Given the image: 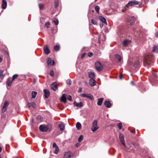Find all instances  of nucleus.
Wrapping results in <instances>:
<instances>
[{"label":"nucleus","mask_w":158,"mask_h":158,"mask_svg":"<svg viewBox=\"0 0 158 158\" xmlns=\"http://www.w3.org/2000/svg\"><path fill=\"white\" fill-rule=\"evenodd\" d=\"M53 22L56 25H57L59 23L58 20L56 18H54L53 19Z\"/></svg>","instance_id":"obj_28"},{"label":"nucleus","mask_w":158,"mask_h":158,"mask_svg":"<svg viewBox=\"0 0 158 158\" xmlns=\"http://www.w3.org/2000/svg\"><path fill=\"white\" fill-rule=\"evenodd\" d=\"M2 59L0 57V63L2 61Z\"/></svg>","instance_id":"obj_56"},{"label":"nucleus","mask_w":158,"mask_h":158,"mask_svg":"<svg viewBox=\"0 0 158 158\" xmlns=\"http://www.w3.org/2000/svg\"><path fill=\"white\" fill-rule=\"evenodd\" d=\"M32 123H34V119H32Z\"/></svg>","instance_id":"obj_59"},{"label":"nucleus","mask_w":158,"mask_h":158,"mask_svg":"<svg viewBox=\"0 0 158 158\" xmlns=\"http://www.w3.org/2000/svg\"><path fill=\"white\" fill-rule=\"evenodd\" d=\"M73 154L70 152H66L64 156V158H72Z\"/></svg>","instance_id":"obj_9"},{"label":"nucleus","mask_w":158,"mask_h":158,"mask_svg":"<svg viewBox=\"0 0 158 158\" xmlns=\"http://www.w3.org/2000/svg\"><path fill=\"white\" fill-rule=\"evenodd\" d=\"M123 76V75L122 74L120 73V75H119V79H122Z\"/></svg>","instance_id":"obj_48"},{"label":"nucleus","mask_w":158,"mask_h":158,"mask_svg":"<svg viewBox=\"0 0 158 158\" xmlns=\"http://www.w3.org/2000/svg\"><path fill=\"white\" fill-rule=\"evenodd\" d=\"M100 19L102 22L105 23L106 25L107 24V22L105 18L102 16H100Z\"/></svg>","instance_id":"obj_24"},{"label":"nucleus","mask_w":158,"mask_h":158,"mask_svg":"<svg viewBox=\"0 0 158 158\" xmlns=\"http://www.w3.org/2000/svg\"><path fill=\"white\" fill-rule=\"evenodd\" d=\"M129 42V41H128L127 40H124L123 42V44L125 46H127Z\"/></svg>","instance_id":"obj_32"},{"label":"nucleus","mask_w":158,"mask_h":158,"mask_svg":"<svg viewBox=\"0 0 158 158\" xmlns=\"http://www.w3.org/2000/svg\"><path fill=\"white\" fill-rule=\"evenodd\" d=\"M158 51V47L156 45H154L153 49L152 50V52H157Z\"/></svg>","instance_id":"obj_22"},{"label":"nucleus","mask_w":158,"mask_h":158,"mask_svg":"<svg viewBox=\"0 0 158 158\" xmlns=\"http://www.w3.org/2000/svg\"><path fill=\"white\" fill-rule=\"evenodd\" d=\"M59 151V147L56 148V149L54 152L55 154H58V152Z\"/></svg>","instance_id":"obj_40"},{"label":"nucleus","mask_w":158,"mask_h":158,"mask_svg":"<svg viewBox=\"0 0 158 158\" xmlns=\"http://www.w3.org/2000/svg\"><path fill=\"white\" fill-rule=\"evenodd\" d=\"M55 61L54 60H52V64H51V65H53L55 64Z\"/></svg>","instance_id":"obj_52"},{"label":"nucleus","mask_w":158,"mask_h":158,"mask_svg":"<svg viewBox=\"0 0 158 158\" xmlns=\"http://www.w3.org/2000/svg\"><path fill=\"white\" fill-rule=\"evenodd\" d=\"M131 19L133 20V21L131 23V24H132L134 22V18L133 17H132L131 18Z\"/></svg>","instance_id":"obj_49"},{"label":"nucleus","mask_w":158,"mask_h":158,"mask_svg":"<svg viewBox=\"0 0 158 158\" xmlns=\"http://www.w3.org/2000/svg\"><path fill=\"white\" fill-rule=\"evenodd\" d=\"M59 5V3L58 1H56L55 2V7L56 8Z\"/></svg>","instance_id":"obj_42"},{"label":"nucleus","mask_w":158,"mask_h":158,"mask_svg":"<svg viewBox=\"0 0 158 158\" xmlns=\"http://www.w3.org/2000/svg\"><path fill=\"white\" fill-rule=\"evenodd\" d=\"M2 8L3 9H5L7 6V2L5 0H2Z\"/></svg>","instance_id":"obj_15"},{"label":"nucleus","mask_w":158,"mask_h":158,"mask_svg":"<svg viewBox=\"0 0 158 158\" xmlns=\"http://www.w3.org/2000/svg\"><path fill=\"white\" fill-rule=\"evenodd\" d=\"M139 2L135 0L131 1L129 2L125 6V8H128L129 6H132L135 5H138Z\"/></svg>","instance_id":"obj_2"},{"label":"nucleus","mask_w":158,"mask_h":158,"mask_svg":"<svg viewBox=\"0 0 158 158\" xmlns=\"http://www.w3.org/2000/svg\"><path fill=\"white\" fill-rule=\"evenodd\" d=\"M13 81V80L12 79L11 77H9L7 81H6V85L8 86H10L11 85Z\"/></svg>","instance_id":"obj_16"},{"label":"nucleus","mask_w":158,"mask_h":158,"mask_svg":"<svg viewBox=\"0 0 158 158\" xmlns=\"http://www.w3.org/2000/svg\"><path fill=\"white\" fill-rule=\"evenodd\" d=\"M96 69L98 71H101L103 69V66L101 65V64L99 61H97L95 64Z\"/></svg>","instance_id":"obj_4"},{"label":"nucleus","mask_w":158,"mask_h":158,"mask_svg":"<svg viewBox=\"0 0 158 158\" xmlns=\"http://www.w3.org/2000/svg\"><path fill=\"white\" fill-rule=\"evenodd\" d=\"M83 136L82 135H81L78 139V141L79 142H81L83 140Z\"/></svg>","instance_id":"obj_34"},{"label":"nucleus","mask_w":158,"mask_h":158,"mask_svg":"<svg viewBox=\"0 0 158 158\" xmlns=\"http://www.w3.org/2000/svg\"><path fill=\"white\" fill-rule=\"evenodd\" d=\"M95 9L96 12L98 13L100 10V7L98 6H97L95 7Z\"/></svg>","instance_id":"obj_33"},{"label":"nucleus","mask_w":158,"mask_h":158,"mask_svg":"<svg viewBox=\"0 0 158 158\" xmlns=\"http://www.w3.org/2000/svg\"><path fill=\"white\" fill-rule=\"evenodd\" d=\"M154 76L155 77H157V76L156 75H154Z\"/></svg>","instance_id":"obj_58"},{"label":"nucleus","mask_w":158,"mask_h":158,"mask_svg":"<svg viewBox=\"0 0 158 158\" xmlns=\"http://www.w3.org/2000/svg\"><path fill=\"white\" fill-rule=\"evenodd\" d=\"M59 127L61 131H63L64 129V125L63 123H60L59 124Z\"/></svg>","instance_id":"obj_23"},{"label":"nucleus","mask_w":158,"mask_h":158,"mask_svg":"<svg viewBox=\"0 0 158 158\" xmlns=\"http://www.w3.org/2000/svg\"><path fill=\"white\" fill-rule=\"evenodd\" d=\"M93 54L92 52H89L88 54V56L89 57L92 56H93Z\"/></svg>","instance_id":"obj_45"},{"label":"nucleus","mask_w":158,"mask_h":158,"mask_svg":"<svg viewBox=\"0 0 158 158\" xmlns=\"http://www.w3.org/2000/svg\"><path fill=\"white\" fill-rule=\"evenodd\" d=\"M86 54V53L85 52H84L82 54L81 56V58L82 59L83 58H84Z\"/></svg>","instance_id":"obj_47"},{"label":"nucleus","mask_w":158,"mask_h":158,"mask_svg":"<svg viewBox=\"0 0 158 158\" xmlns=\"http://www.w3.org/2000/svg\"><path fill=\"white\" fill-rule=\"evenodd\" d=\"M50 75L52 77H53L54 76V71L53 70H52L50 72Z\"/></svg>","instance_id":"obj_43"},{"label":"nucleus","mask_w":158,"mask_h":158,"mask_svg":"<svg viewBox=\"0 0 158 158\" xmlns=\"http://www.w3.org/2000/svg\"><path fill=\"white\" fill-rule=\"evenodd\" d=\"M96 81L94 79H90L89 81V84L91 86H94L95 85Z\"/></svg>","instance_id":"obj_18"},{"label":"nucleus","mask_w":158,"mask_h":158,"mask_svg":"<svg viewBox=\"0 0 158 158\" xmlns=\"http://www.w3.org/2000/svg\"><path fill=\"white\" fill-rule=\"evenodd\" d=\"M69 101H71L72 100V97L71 95H69L67 97Z\"/></svg>","instance_id":"obj_46"},{"label":"nucleus","mask_w":158,"mask_h":158,"mask_svg":"<svg viewBox=\"0 0 158 158\" xmlns=\"http://www.w3.org/2000/svg\"><path fill=\"white\" fill-rule=\"evenodd\" d=\"M2 150V148L1 147H0V153L1 152Z\"/></svg>","instance_id":"obj_57"},{"label":"nucleus","mask_w":158,"mask_h":158,"mask_svg":"<svg viewBox=\"0 0 158 158\" xmlns=\"http://www.w3.org/2000/svg\"><path fill=\"white\" fill-rule=\"evenodd\" d=\"M18 76L19 75L17 74H15L12 76V79L14 81V80L17 78Z\"/></svg>","instance_id":"obj_36"},{"label":"nucleus","mask_w":158,"mask_h":158,"mask_svg":"<svg viewBox=\"0 0 158 158\" xmlns=\"http://www.w3.org/2000/svg\"><path fill=\"white\" fill-rule=\"evenodd\" d=\"M66 83L68 85H70L71 84V81L70 79L67 80L66 81Z\"/></svg>","instance_id":"obj_41"},{"label":"nucleus","mask_w":158,"mask_h":158,"mask_svg":"<svg viewBox=\"0 0 158 158\" xmlns=\"http://www.w3.org/2000/svg\"><path fill=\"white\" fill-rule=\"evenodd\" d=\"M99 128L97 125V122L96 120H94L93 123V127L91 129V130L93 132H94Z\"/></svg>","instance_id":"obj_5"},{"label":"nucleus","mask_w":158,"mask_h":158,"mask_svg":"<svg viewBox=\"0 0 158 158\" xmlns=\"http://www.w3.org/2000/svg\"><path fill=\"white\" fill-rule=\"evenodd\" d=\"M66 94H63L60 98V100L65 103L66 102Z\"/></svg>","instance_id":"obj_14"},{"label":"nucleus","mask_w":158,"mask_h":158,"mask_svg":"<svg viewBox=\"0 0 158 158\" xmlns=\"http://www.w3.org/2000/svg\"><path fill=\"white\" fill-rule=\"evenodd\" d=\"M52 59L50 58H48L47 59V63L48 66L51 65Z\"/></svg>","instance_id":"obj_27"},{"label":"nucleus","mask_w":158,"mask_h":158,"mask_svg":"<svg viewBox=\"0 0 158 158\" xmlns=\"http://www.w3.org/2000/svg\"><path fill=\"white\" fill-rule=\"evenodd\" d=\"M153 57L152 55L146 54L144 56L143 60L144 64H150L153 62Z\"/></svg>","instance_id":"obj_1"},{"label":"nucleus","mask_w":158,"mask_h":158,"mask_svg":"<svg viewBox=\"0 0 158 158\" xmlns=\"http://www.w3.org/2000/svg\"><path fill=\"white\" fill-rule=\"evenodd\" d=\"M9 102L7 101H5L1 109V112L4 113L7 110V108L9 105Z\"/></svg>","instance_id":"obj_3"},{"label":"nucleus","mask_w":158,"mask_h":158,"mask_svg":"<svg viewBox=\"0 0 158 158\" xmlns=\"http://www.w3.org/2000/svg\"><path fill=\"white\" fill-rule=\"evenodd\" d=\"M44 52L46 54L48 55L50 53V50L47 45H45L44 46Z\"/></svg>","instance_id":"obj_11"},{"label":"nucleus","mask_w":158,"mask_h":158,"mask_svg":"<svg viewBox=\"0 0 158 158\" xmlns=\"http://www.w3.org/2000/svg\"><path fill=\"white\" fill-rule=\"evenodd\" d=\"M115 56V57L118 59V61L120 62L121 61L122 59L121 56L119 55L116 54Z\"/></svg>","instance_id":"obj_31"},{"label":"nucleus","mask_w":158,"mask_h":158,"mask_svg":"<svg viewBox=\"0 0 158 158\" xmlns=\"http://www.w3.org/2000/svg\"><path fill=\"white\" fill-rule=\"evenodd\" d=\"M131 132L134 134H135V130L131 131Z\"/></svg>","instance_id":"obj_51"},{"label":"nucleus","mask_w":158,"mask_h":158,"mask_svg":"<svg viewBox=\"0 0 158 158\" xmlns=\"http://www.w3.org/2000/svg\"><path fill=\"white\" fill-rule=\"evenodd\" d=\"M59 85L56 82H54L51 85V89H56Z\"/></svg>","instance_id":"obj_13"},{"label":"nucleus","mask_w":158,"mask_h":158,"mask_svg":"<svg viewBox=\"0 0 158 158\" xmlns=\"http://www.w3.org/2000/svg\"><path fill=\"white\" fill-rule=\"evenodd\" d=\"M74 105L77 107H80L83 106V103L81 102H80L79 103H77L76 102H74Z\"/></svg>","instance_id":"obj_21"},{"label":"nucleus","mask_w":158,"mask_h":158,"mask_svg":"<svg viewBox=\"0 0 158 158\" xmlns=\"http://www.w3.org/2000/svg\"><path fill=\"white\" fill-rule=\"evenodd\" d=\"M0 158H1V156H0Z\"/></svg>","instance_id":"obj_62"},{"label":"nucleus","mask_w":158,"mask_h":158,"mask_svg":"<svg viewBox=\"0 0 158 158\" xmlns=\"http://www.w3.org/2000/svg\"><path fill=\"white\" fill-rule=\"evenodd\" d=\"M52 146L53 147L55 148H58V147L57 146L56 143H54L53 144Z\"/></svg>","instance_id":"obj_44"},{"label":"nucleus","mask_w":158,"mask_h":158,"mask_svg":"<svg viewBox=\"0 0 158 158\" xmlns=\"http://www.w3.org/2000/svg\"><path fill=\"white\" fill-rule=\"evenodd\" d=\"M44 96L46 98H48L50 95V92L48 89H44Z\"/></svg>","instance_id":"obj_12"},{"label":"nucleus","mask_w":158,"mask_h":158,"mask_svg":"<svg viewBox=\"0 0 158 158\" xmlns=\"http://www.w3.org/2000/svg\"><path fill=\"white\" fill-rule=\"evenodd\" d=\"M82 92V89H78V92L79 93H81Z\"/></svg>","instance_id":"obj_54"},{"label":"nucleus","mask_w":158,"mask_h":158,"mask_svg":"<svg viewBox=\"0 0 158 158\" xmlns=\"http://www.w3.org/2000/svg\"><path fill=\"white\" fill-rule=\"evenodd\" d=\"M125 8V10H126V9H127V8Z\"/></svg>","instance_id":"obj_60"},{"label":"nucleus","mask_w":158,"mask_h":158,"mask_svg":"<svg viewBox=\"0 0 158 158\" xmlns=\"http://www.w3.org/2000/svg\"><path fill=\"white\" fill-rule=\"evenodd\" d=\"M92 23L94 25H97V22L95 19H92L91 20Z\"/></svg>","instance_id":"obj_35"},{"label":"nucleus","mask_w":158,"mask_h":158,"mask_svg":"<svg viewBox=\"0 0 158 158\" xmlns=\"http://www.w3.org/2000/svg\"><path fill=\"white\" fill-rule=\"evenodd\" d=\"M131 83L132 85H134V82L133 81H131Z\"/></svg>","instance_id":"obj_53"},{"label":"nucleus","mask_w":158,"mask_h":158,"mask_svg":"<svg viewBox=\"0 0 158 158\" xmlns=\"http://www.w3.org/2000/svg\"><path fill=\"white\" fill-rule=\"evenodd\" d=\"M104 105L107 108H110L111 106V104L110 102L108 101H106L105 102Z\"/></svg>","instance_id":"obj_17"},{"label":"nucleus","mask_w":158,"mask_h":158,"mask_svg":"<svg viewBox=\"0 0 158 158\" xmlns=\"http://www.w3.org/2000/svg\"><path fill=\"white\" fill-rule=\"evenodd\" d=\"M80 96L83 97L87 98L91 100H93L94 99L93 96L90 94H81Z\"/></svg>","instance_id":"obj_6"},{"label":"nucleus","mask_w":158,"mask_h":158,"mask_svg":"<svg viewBox=\"0 0 158 158\" xmlns=\"http://www.w3.org/2000/svg\"><path fill=\"white\" fill-rule=\"evenodd\" d=\"M119 138L122 144L124 147H125L126 144L124 140V135L120 133L119 135Z\"/></svg>","instance_id":"obj_8"},{"label":"nucleus","mask_w":158,"mask_h":158,"mask_svg":"<svg viewBox=\"0 0 158 158\" xmlns=\"http://www.w3.org/2000/svg\"><path fill=\"white\" fill-rule=\"evenodd\" d=\"M37 93L36 92L33 91L32 92V98H35L37 94Z\"/></svg>","instance_id":"obj_26"},{"label":"nucleus","mask_w":158,"mask_h":158,"mask_svg":"<svg viewBox=\"0 0 158 158\" xmlns=\"http://www.w3.org/2000/svg\"><path fill=\"white\" fill-rule=\"evenodd\" d=\"M60 47L58 45H56L54 47V49L56 51H58L60 50Z\"/></svg>","instance_id":"obj_30"},{"label":"nucleus","mask_w":158,"mask_h":158,"mask_svg":"<svg viewBox=\"0 0 158 158\" xmlns=\"http://www.w3.org/2000/svg\"><path fill=\"white\" fill-rule=\"evenodd\" d=\"M39 128L40 130L42 132H47L48 130V126L43 125H40Z\"/></svg>","instance_id":"obj_7"},{"label":"nucleus","mask_w":158,"mask_h":158,"mask_svg":"<svg viewBox=\"0 0 158 158\" xmlns=\"http://www.w3.org/2000/svg\"><path fill=\"white\" fill-rule=\"evenodd\" d=\"M39 7L40 8V9L41 10H43L44 6V5L42 4H40L39 5Z\"/></svg>","instance_id":"obj_37"},{"label":"nucleus","mask_w":158,"mask_h":158,"mask_svg":"<svg viewBox=\"0 0 158 158\" xmlns=\"http://www.w3.org/2000/svg\"><path fill=\"white\" fill-rule=\"evenodd\" d=\"M3 71L1 70L0 71V78L2 79L4 77V75L3 74Z\"/></svg>","instance_id":"obj_29"},{"label":"nucleus","mask_w":158,"mask_h":158,"mask_svg":"<svg viewBox=\"0 0 158 158\" xmlns=\"http://www.w3.org/2000/svg\"><path fill=\"white\" fill-rule=\"evenodd\" d=\"M36 80L35 79H34L33 80V82L34 83H35L36 82Z\"/></svg>","instance_id":"obj_55"},{"label":"nucleus","mask_w":158,"mask_h":158,"mask_svg":"<svg viewBox=\"0 0 158 158\" xmlns=\"http://www.w3.org/2000/svg\"><path fill=\"white\" fill-rule=\"evenodd\" d=\"M155 35L156 37H158V32H156V33H155Z\"/></svg>","instance_id":"obj_50"},{"label":"nucleus","mask_w":158,"mask_h":158,"mask_svg":"<svg viewBox=\"0 0 158 158\" xmlns=\"http://www.w3.org/2000/svg\"><path fill=\"white\" fill-rule=\"evenodd\" d=\"M88 76L90 79H94L95 77V73L92 71H90L88 72Z\"/></svg>","instance_id":"obj_10"},{"label":"nucleus","mask_w":158,"mask_h":158,"mask_svg":"<svg viewBox=\"0 0 158 158\" xmlns=\"http://www.w3.org/2000/svg\"><path fill=\"white\" fill-rule=\"evenodd\" d=\"M76 127L77 130H79L81 128V125L80 123L77 122L76 124Z\"/></svg>","instance_id":"obj_25"},{"label":"nucleus","mask_w":158,"mask_h":158,"mask_svg":"<svg viewBox=\"0 0 158 158\" xmlns=\"http://www.w3.org/2000/svg\"><path fill=\"white\" fill-rule=\"evenodd\" d=\"M122 127V125L121 123H119L118 124L117 127L119 129H121Z\"/></svg>","instance_id":"obj_38"},{"label":"nucleus","mask_w":158,"mask_h":158,"mask_svg":"<svg viewBox=\"0 0 158 158\" xmlns=\"http://www.w3.org/2000/svg\"><path fill=\"white\" fill-rule=\"evenodd\" d=\"M50 25V23L49 22H47L45 23V26L47 27V28H48L49 27Z\"/></svg>","instance_id":"obj_39"},{"label":"nucleus","mask_w":158,"mask_h":158,"mask_svg":"<svg viewBox=\"0 0 158 158\" xmlns=\"http://www.w3.org/2000/svg\"><path fill=\"white\" fill-rule=\"evenodd\" d=\"M103 100V98H101L98 99L97 104L98 106H101Z\"/></svg>","instance_id":"obj_19"},{"label":"nucleus","mask_w":158,"mask_h":158,"mask_svg":"<svg viewBox=\"0 0 158 158\" xmlns=\"http://www.w3.org/2000/svg\"><path fill=\"white\" fill-rule=\"evenodd\" d=\"M53 90H54V91H56V89H53Z\"/></svg>","instance_id":"obj_61"},{"label":"nucleus","mask_w":158,"mask_h":158,"mask_svg":"<svg viewBox=\"0 0 158 158\" xmlns=\"http://www.w3.org/2000/svg\"><path fill=\"white\" fill-rule=\"evenodd\" d=\"M27 106L28 107H30L31 106L33 107V108H35V104L34 102H31L30 103H28L27 104Z\"/></svg>","instance_id":"obj_20"}]
</instances>
